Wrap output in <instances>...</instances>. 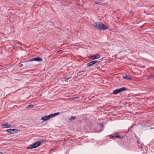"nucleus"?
Masks as SVG:
<instances>
[{
	"label": "nucleus",
	"instance_id": "1",
	"mask_svg": "<svg viewBox=\"0 0 154 154\" xmlns=\"http://www.w3.org/2000/svg\"><path fill=\"white\" fill-rule=\"evenodd\" d=\"M41 144V142H40L39 141H37L33 143L32 145H30L28 147L26 148V149H28L36 148L40 146Z\"/></svg>",
	"mask_w": 154,
	"mask_h": 154
},
{
	"label": "nucleus",
	"instance_id": "2",
	"mask_svg": "<svg viewBox=\"0 0 154 154\" xmlns=\"http://www.w3.org/2000/svg\"><path fill=\"white\" fill-rule=\"evenodd\" d=\"M127 90H128V89L126 88L125 87H122L121 88L117 89L114 90L113 91L112 93L114 94H117L123 91H125Z\"/></svg>",
	"mask_w": 154,
	"mask_h": 154
},
{
	"label": "nucleus",
	"instance_id": "3",
	"mask_svg": "<svg viewBox=\"0 0 154 154\" xmlns=\"http://www.w3.org/2000/svg\"><path fill=\"white\" fill-rule=\"evenodd\" d=\"M19 130L15 129H10L7 130L6 131L9 134H13L16 133L18 132L17 131Z\"/></svg>",
	"mask_w": 154,
	"mask_h": 154
},
{
	"label": "nucleus",
	"instance_id": "4",
	"mask_svg": "<svg viewBox=\"0 0 154 154\" xmlns=\"http://www.w3.org/2000/svg\"><path fill=\"white\" fill-rule=\"evenodd\" d=\"M114 136H112V138L115 137L116 138H123V137L121 135L120 133H114Z\"/></svg>",
	"mask_w": 154,
	"mask_h": 154
},
{
	"label": "nucleus",
	"instance_id": "5",
	"mask_svg": "<svg viewBox=\"0 0 154 154\" xmlns=\"http://www.w3.org/2000/svg\"><path fill=\"white\" fill-rule=\"evenodd\" d=\"M101 25L102 23L101 22H96L94 24V26L97 29H99L100 30L101 26Z\"/></svg>",
	"mask_w": 154,
	"mask_h": 154
},
{
	"label": "nucleus",
	"instance_id": "6",
	"mask_svg": "<svg viewBox=\"0 0 154 154\" xmlns=\"http://www.w3.org/2000/svg\"><path fill=\"white\" fill-rule=\"evenodd\" d=\"M100 57V55L99 54H96L94 55L93 56H91L89 57V58L90 59L95 60L96 59H97Z\"/></svg>",
	"mask_w": 154,
	"mask_h": 154
},
{
	"label": "nucleus",
	"instance_id": "7",
	"mask_svg": "<svg viewBox=\"0 0 154 154\" xmlns=\"http://www.w3.org/2000/svg\"><path fill=\"white\" fill-rule=\"evenodd\" d=\"M99 62L98 61H92L88 63L87 64V66L88 67H92V66L94 64H96L97 63H99Z\"/></svg>",
	"mask_w": 154,
	"mask_h": 154
},
{
	"label": "nucleus",
	"instance_id": "8",
	"mask_svg": "<svg viewBox=\"0 0 154 154\" xmlns=\"http://www.w3.org/2000/svg\"><path fill=\"white\" fill-rule=\"evenodd\" d=\"M42 60V59L40 57H37L34 58H33L32 59H31L30 60L28 61H37L38 62L41 61Z\"/></svg>",
	"mask_w": 154,
	"mask_h": 154
},
{
	"label": "nucleus",
	"instance_id": "9",
	"mask_svg": "<svg viewBox=\"0 0 154 154\" xmlns=\"http://www.w3.org/2000/svg\"><path fill=\"white\" fill-rule=\"evenodd\" d=\"M1 126L3 128H10L11 127V125L7 122L2 124Z\"/></svg>",
	"mask_w": 154,
	"mask_h": 154
},
{
	"label": "nucleus",
	"instance_id": "10",
	"mask_svg": "<svg viewBox=\"0 0 154 154\" xmlns=\"http://www.w3.org/2000/svg\"><path fill=\"white\" fill-rule=\"evenodd\" d=\"M108 27L107 26L105 25L104 24H103L102 23V25L101 26V30H104L108 29Z\"/></svg>",
	"mask_w": 154,
	"mask_h": 154
},
{
	"label": "nucleus",
	"instance_id": "11",
	"mask_svg": "<svg viewBox=\"0 0 154 154\" xmlns=\"http://www.w3.org/2000/svg\"><path fill=\"white\" fill-rule=\"evenodd\" d=\"M50 119L49 115L43 116L41 117V120H42L44 121H46L48 120L49 119Z\"/></svg>",
	"mask_w": 154,
	"mask_h": 154
},
{
	"label": "nucleus",
	"instance_id": "12",
	"mask_svg": "<svg viewBox=\"0 0 154 154\" xmlns=\"http://www.w3.org/2000/svg\"><path fill=\"white\" fill-rule=\"evenodd\" d=\"M122 77L124 79H126L127 80H131L132 79L129 76L126 75H123L122 76Z\"/></svg>",
	"mask_w": 154,
	"mask_h": 154
},
{
	"label": "nucleus",
	"instance_id": "13",
	"mask_svg": "<svg viewBox=\"0 0 154 154\" xmlns=\"http://www.w3.org/2000/svg\"><path fill=\"white\" fill-rule=\"evenodd\" d=\"M95 3L96 4L99 5H107V3H103L101 2H95Z\"/></svg>",
	"mask_w": 154,
	"mask_h": 154
},
{
	"label": "nucleus",
	"instance_id": "14",
	"mask_svg": "<svg viewBox=\"0 0 154 154\" xmlns=\"http://www.w3.org/2000/svg\"><path fill=\"white\" fill-rule=\"evenodd\" d=\"M34 107V105L33 104L29 105L26 106V108L27 109H29L30 108H33Z\"/></svg>",
	"mask_w": 154,
	"mask_h": 154
},
{
	"label": "nucleus",
	"instance_id": "15",
	"mask_svg": "<svg viewBox=\"0 0 154 154\" xmlns=\"http://www.w3.org/2000/svg\"><path fill=\"white\" fill-rule=\"evenodd\" d=\"M143 144L142 143H139V144H138V147L140 148H142L143 147Z\"/></svg>",
	"mask_w": 154,
	"mask_h": 154
},
{
	"label": "nucleus",
	"instance_id": "16",
	"mask_svg": "<svg viewBox=\"0 0 154 154\" xmlns=\"http://www.w3.org/2000/svg\"><path fill=\"white\" fill-rule=\"evenodd\" d=\"M76 118L75 116H72L69 119V120L70 121H73L75 120Z\"/></svg>",
	"mask_w": 154,
	"mask_h": 154
},
{
	"label": "nucleus",
	"instance_id": "17",
	"mask_svg": "<svg viewBox=\"0 0 154 154\" xmlns=\"http://www.w3.org/2000/svg\"><path fill=\"white\" fill-rule=\"evenodd\" d=\"M154 77V76L153 75H150L147 78V79H150L151 78H153Z\"/></svg>",
	"mask_w": 154,
	"mask_h": 154
},
{
	"label": "nucleus",
	"instance_id": "18",
	"mask_svg": "<svg viewBox=\"0 0 154 154\" xmlns=\"http://www.w3.org/2000/svg\"><path fill=\"white\" fill-rule=\"evenodd\" d=\"M50 118H51L55 116L54 113L51 114L49 115Z\"/></svg>",
	"mask_w": 154,
	"mask_h": 154
},
{
	"label": "nucleus",
	"instance_id": "19",
	"mask_svg": "<svg viewBox=\"0 0 154 154\" xmlns=\"http://www.w3.org/2000/svg\"><path fill=\"white\" fill-rule=\"evenodd\" d=\"M45 141V140L44 139H42L41 140H40V141H39V142H41V143H42L44 142Z\"/></svg>",
	"mask_w": 154,
	"mask_h": 154
},
{
	"label": "nucleus",
	"instance_id": "20",
	"mask_svg": "<svg viewBox=\"0 0 154 154\" xmlns=\"http://www.w3.org/2000/svg\"><path fill=\"white\" fill-rule=\"evenodd\" d=\"M71 77H69V78H66L65 80V82H67L68 80Z\"/></svg>",
	"mask_w": 154,
	"mask_h": 154
},
{
	"label": "nucleus",
	"instance_id": "21",
	"mask_svg": "<svg viewBox=\"0 0 154 154\" xmlns=\"http://www.w3.org/2000/svg\"><path fill=\"white\" fill-rule=\"evenodd\" d=\"M100 126L102 128L103 127V124H102V123H101Z\"/></svg>",
	"mask_w": 154,
	"mask_h": 154
},
{
	"label": "nucleus",
	"instance_id": "22",
	"mask_svg": "<svg viewBox=\"0 0 154 154\" xmlns=\"http://www.w3.org/2000/svg\"><path fill=\"white\" fill-rule=\"evenodd\" d=\"M55 113H56L57 115L60 114V112H56Z\"/></svg>",
	"mask_w": 154,
	"mask_h": 154
},
{
	"label": "nucleus",
	"instance_id": "23",
	"mask_svg": "<svg viewBox=\"0 0 154 154\" xmlns=\"http://www.w3.org/2000/svg\"><path fill=\"white\" fill-rule=\"evenodd\" d=\"M129 12H130V13L131 14H132V13H133V11H131V10H130V11H129Z\"/></svg>",
	"mask_w": 154,
	"mask_h": 154
},
{
	"label": "nucleus",
	"instance_id": "24",
	"mask_svg": "<svg viewBox=\"0 0 154 154\" xmlns=\"http://www.w3.org/2000/svg\"><path fill=\"white\" fill-rule=\"evenodd\" d=\"M133 125H132L128 129V130H129V129H131V128H133Z\"/></svg>",
	"mask_w": 154,
	"mask_h": 154
},
{
	"label": "nucleus",
	"instance_id": "25",
	"mask_svg": "<svg viewBox=\"0 0 154 154\" xmlns=\"http://www.w3.org/2000/svg\"><path fill=\"white\" fill-rule=\"evenodd\" d=\"M137 143L139 144L140 143L139 142V141L138 140H137Z\"/></svg>",
	"mask_w": 154,
	"mask_h": 154
},
{
	"label": "nucleus",
	"instance_id": "26",
	"mask_svg": "<svg viewBox=\"0 0 154 154\" xmlns=\"http://www.w3.org/2000/svg\"><path fill=\"white\" fill-rule=\"evenodd\" d=\"M81 71H80V72H78V73H77V75H78L79 73H81Z\"/></svg>",
	"mask_w": 154,
	"mask_h": 154
},
{
	"label": "nucleus",
	"instance_id": "27",
	"mask_svg": "<svg viewBox=\"0 0 154 154\" xmlns=\"http://www.w3.org/2000/svg\"><path fill=\"white\" fill-rule=\"evenodd\" d=\"M85 71H86L83 70V71H81V72H85Z\"/></svg>",
	"mask_w": 154,
	"mask_h": 154
},
{
	"label": "nucleus",
	"instance_id": "28",
	"mask_svg": "<svg viewBox=\"0 0 154 154\" xmlns=\"http://www.w3.org/2000/svg\"><path fill=\"white\" fill-rule=\"evenodd\" d=\"M60 51H58V50L57 51V53H59Z\"/></svg>",
	"mask_w": 154,
	"mask_h": 154
},
{
	"label": "nucleus",
	"instance_id": "29",
	"mask_svg": "<svg viewBox=\"0 0 154 154\" xmlns=\"http://www.w3.org/2000/svg\"><path fill=\"white\" fill-rule=\"evenodd\" d=\"M54 115H55V116H57V115H56V113H54Z\"/></svg>",
	"mask_w": 154,
	"mask_h": 154
},
{
	"label": "nucleus",
	"instance_id": "30",
	"mask_svg": "<svg viewBox=\"0 0 154 154\" xmlns=\"http://www.w3.org/2000/svg\"><path fill=\"white\" fill-rule=\"evenodd\" d=\"M0 154H3V153L2 152H0Z\"/></svg>",
	"mask_w": 154,
	"mask_h": 154
}]
</instances>
